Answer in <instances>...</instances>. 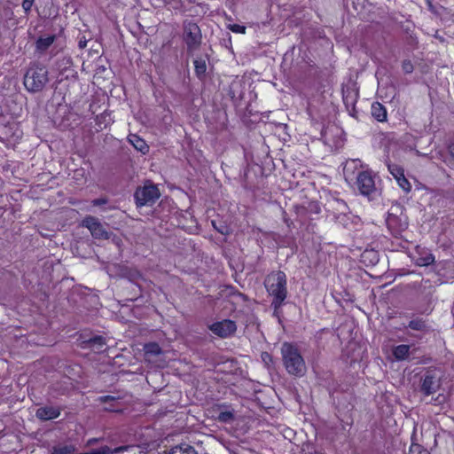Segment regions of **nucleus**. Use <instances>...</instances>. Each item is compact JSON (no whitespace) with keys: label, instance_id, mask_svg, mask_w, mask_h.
<instances>
[{"label":"nucleus","instance_id":"1","mask_svg":"<svg viewBox=\"0 0 454 454\" xmlns=\"http://www.w3.org/2000/svg\"><path fill=\"white\" fill-rule=\"evenodd\" d=\"M281 354L288 373L295 376H302L305 373V362L296 347L285 342L281 348Z\"/></svg>","mask_w":454,"mask_h":454},{"label":"nucleus","instance_id":"2","mask_svg":"<svg viewBox=\"0 0 454 454\" xmlns=\"http://www.w3.org/2000/svg\"><path fill=\"white\" fill-rule=\"evenodd\" d=\"M268 293L274 297L272 304L277 309L286 297V277L282 271L270 274L265 279Z\"/></svg>","mask_w":454,"mask_h":454},{"label":"nucleus","instance_id":"3","mask_svg":"<svg viewBox=\"0 0 454 454\" xmlns=\"http://www.w3.org/2000/svg\"><path fill=\"white\" fill-rule=\"evenodd\" d=\"M48 82V71L46 67L33 66L26 73L24 85L29 91L37 92L43 89Z\"/></svg>","mask_w":454,"mask_h":454},{"label":"nucleus","instance_id":"4","mask_svg":"<svg viewBox=\"0 0 454 454\" xmlns=\"http://www.w3.org/2000/svg\"><path fill=\"white\" fill-rule=\"evenodd\" d=\"M184 39L190 50L197 48L201 42V32L199 26L192 21L184 23Z\"/></svg>","mask_w":454,"mask_h":454},{"label":"nucleus","instance_id":"5","mask_svg":"<svg viewBox=\"0 0 454 454\" xmlns=\"http://www.w3.org/2000/svg\"><path fill=\"white\" fill-rule=\"evenodd\" d=\"M135 197L138 206L153 203L160 197V192L155 185L148 184L137 189Z\"/></svg>","mask_w":454,"mask_h":454},{"label":"nucleus","instance_id":"6","mask_svg":"<svg viewBox=\"0 0 454 454\" xmlns=\"http://www.w3.org/2000/svg\"><path fill=\"white\" fill-rule=\"evenodd\" d=\"M82 226L89 229L91 235L96 239H108L109 233L105 230L101 223L94 216L89 215L82 221Z\"/></svg>","mask_w":454,"mask_h":454},{"label":"nucleus","instance_id":"7","mask_svg":"<svg viewBox=\"0 0 454 454\" xmlns=\"http://www.w3.org/2000/svg\"><path fill=\"white\" fill-rule=\"evenodd\" d=\"M356 185L363 195H370L375 190V182L368 170L361 171L356 177Z\"/></svg>","mask_w":454,"mask_h":454},{"label":"nucleus","instance_id":"8","mask_svg":"<svg viewBox=\"0 0 454 454\" xmlns=\"http://www.w3.org/2000/svg\"><path fill=\"white\" fill-rule=\"evenodd\" d=\"M236 324L231 320H223L216 322L210 326V330L216 335L222 338H226L231 335L236 331Z\"/></svg>","mask_w":454,"mask_h":454},{"label":"nucleus","instance_id":"9","mask_svg":"<svg viewBox=\"0 0 454 454\" xmlns=\"http://www.w3.org/2000/svg\"><path fill=\"white\" fill-rule=\"evenodd\" d=\"M413 262L419 266H427L434 262V255L427 249L418 247L411 256Z\"/></svg>","mask_w":454,"mask_h":454},{"label":"nucleus","instance_id":"10","mask_svg":"<svg viewBox=\"0 0 454 454\" xmlns=\"http://www.w3.org/2000/svg\"><path fill=\"white\" fill-rule=\"evenodd\" d=\"M386 223L388 229L391 230L394 233L401 232L402 231L405 230L408 225L406 219L399 218L393 213L388 214Z\"/></svg>","mask_w":454,"mask_h":454},{"label":"nucleus","instance_id":"11","mask_svg":"<svg viewBox=\"0 0 454 454\" xmlns=\"http://www.w3.org/2000/svg\"><path fill=\"white\" fill-rule=\"evenodd\" d=\"M60 415V410L54 406L40 407L36 410L35 416L42 420H50L58 418Z\"/></svg>","mask_w":454,"mask_h":454},{"label":"nucleus","instance_id":"12","mask_svg":"<svg viewBox=\"0 0 454 454\" xmlns=\"http://www.w3.org/2000/svg\"><path fill=\"white\" fill-rule=\"evenodd\" d=\"M411 345L400 344L393 348L392 354L395 360L403 361L409 358L415 348L411 349Z\"/></svg>","mask_w":454,"mask_h":454},{"label":"nucleus","instance_id":"13","mask_svg":"<svg viewBox=\"0 0 454 454\" xmlns=\"http://www.w3.org/2000/svg\"><path fill=\"white\" fill-rule=\"evenodd\" d=\"M131 449H133V446L130 445H123L116 448H110L106 445H103L95 450L97 454H119L124 451H128Z\"/></svg>","mask_w":454,"mask_h":454},{"label":"nucleus","instance_id":"14","mask_svg":"<svg viewBox=\"0 0 454 454\" xmlns=\"http://www.w3.org/2000/svg\"><path fill=\"white\" fill-rule=\"evenodd\" d=\"M129 142L139 152L142 153H146L149 150V147L145 141L142 139L136 134H130L128 137Z\"/></svg>","mask_w":454,"mask_h":454},{"label":"nucleus","instance_id":"15","mask_svg":"<svg viewBox=\"0 0 454 454\" xmlns=\"http://www.w3.org/2000/svg\"><path fill=\"white\" fill-rule=\"evenodd\" d=\"M372 114L379 121H383L387 118V111H386L385 107L380 103L372 104Z\"/></svg>","mask_w":454,"mask_h":454},{"label":"nucleus","instance_id":"16","mask_svg":"<svg viewBox=\"0 0 454 454\" xmlns=\"http://www.w3.org/2000/svg\"><path fill=\"white\" fill-rule=\"evenodd\" d=\"M166 454H196V451L188 444H181L171 448Z\"/></svg>","mask_w":454,"mask_h":454},{"label":"nucleus","instance_id":"17","mask_svg":"<svg viewBox=\"0 0 454 454\" xmlns=\"http://www.w3.org/2000/svg\"><path fill=\"white\" fill-rule=\"evenodd\" d=\"M436 382L432 376H426L422 383V390L426 395H430L436 389Z\"/></svg>","mask_w":454,"mask_h":454},{"label":"nucleus","instance_id":"18","mask_svg":"<svg viewBox=\"0 0 454 454\" xmlns=\"http://www.w3.org/2000/svg\"><path fill=\"white\" fill-rule=\"evenodd\" d=\"M144 350H145V355L146 356V359L149 362H150V358H149L150 356H156V355H160L161 353L160 347L155 342H151V343L145 344L144 347Z\"/></svg>","mask_w":454,"mask_h":454},{"label":"nucleus","instance_id":"19","mask_svg":"<svg viewBox=\"0 0 454 454\" xmlns=\"http://www.w3.org/2000/svg\"><path fill=\"white\" fill-rule=\"evenodd\" d=\"M54 35H48L45 37H40L36 42V48L39 51H45L54 42Z\"/></svg>","mask_w":454,"mask_h":454},{"label":"nucleus","instance_id":"20","mask_svg":"<svg viewBox=\"0 0 454 454\" xmlns=\"http://www.w3.org/2000/svg\"><path fill=\"white\" fill-rule=\"evenodd\" d=\"M194 67L198 76L201 77L206 74L207 65L204 59H195Z\"/></svg>","mask_w":454,"mask_h":454},{"label":"nucleus","instance_id":"21","mask_svg":"<svg viewBox=\"0 0 454 454\" xmlns=\"http://www.w3.org/2000/svg\"><path fill=\"white\" fill-rule=\"evenodd\" d=\"M388 170L395 180L404 175L403 169L397 165H389Z\"/></svg>","mask_w":454,"mask_h":454},{"label":"nucleus","instance_id":"22","mask_svg":"<svg viewBox=\"0 0 454 454\" xmlns=\"http://www.w3.org/2000/svg\"><path fill=\"white\" fill-rule=\"evenodd\" d=\"M233 412L231 411H221L218 415V419L221 421V422H224V423H227V422H230L233 419Z\"/></svg>","mask_w":454,"mask_h":454},{"label":"nucleus","instance_id":"23","mask_svg":"<svg viewBox=\"0 0 454 454\" xmlns=\"http://www.w3.org/2000/svg\"><path fill=\"white\" fill-rule=\"evenodd\" d=\"M398 185L406 192H410L411 185L410 182L405 178L404 175L400 178L396 179Z\"/></svg>","mask_w":454,"mask_h":454},{"label":"nucleus","instance_id":"24","mask_svg":"<svg viewBox=\"0 0 454 454\" xmlns=\"http://www.w3.org/2000/svg\"><path fill=\"white\" fill-rule=\"evenodd\" d=\"M229 29L232 31L233 33L237 34H245L246 33V27L239 24H231L229 25Z\"/></svg>","mask_w":454,"mask_h":454},{"label":"nucleus","instance_id":"25","mask_svg":"<svg viewBox=\"0 0 454 454\" xmlns=\"http://www.w3.org/2000/svg\"><path fill=\"white\" fill-rule=\"evenodd\" d=\"M409 327L413 330H422L424 328V323L420 320H412L409 323Z\"/></svg>","mask_w":454,"mask_h":454},{"label":"nucleus","instance_id":"26","mask_svg":"<svg viewBox=\"0 0 454 454\" xmlns=\"http://www.w3.org/2000/svg\"><path fill=\"white\" fill-rule=\"evenodd\" d=\"M403 70L406 73V74H410L413 71V66L411 64V62L410 60H405L403 61Z\"/></svg>","mask_w":454,"mask_h":454},{"label":"nucleus","instance_id":"27","mask_svg":"<svg viewBox=\"0 0 454 454\" xmlns=\"http://www.w3.org/2000/svg\"><path fill=\"white\" fill-rule=\"evenodd\" d=\"M69 453V450L67 447H55L52 450L51 454H67Z\"/></svg>","mask_w":454,"mask_h":454},{"label":"nucleus","instance_id":"28","mask_svg":"<svg viewBox=\"0 0 454 454\" xmlns=\"http://www.w3.org/2000/svg\"><path fill=\"white\" fill-rule=\"evenodd\" d=\"M34 0H23L22 7L26 12L30 11L32 5H33Z\"/></svg>","mask_w":454,"mask_h":454},{"label":"nucleus","instance_id":"29","mask_svg":"<svg viewBox=\"0 0 454 454\" xmlns=\"http://www.w3.org/2000/svg\"><path fill=\"white\" fill-rule=\"evenodd\" d=\"M91 344H98L100 347L105 345L104 339L102 337H96L90 340Z\"/></svg>","mask_w":454,"mask_h":454},{"label":"nucleus","instance_id":"30","mask_svg":"<svg viewBox=\"0 0 454 454\" xmlns=\"http://www.w3.org/2000/svg\"><path fill=\"white\" fill-rule=\"evenodd\" d=\"M262 359L266 364H269V363L271 362V356L267 352L262 354Z\"/></svg>","mask_w":454,"mask_h":454},{"label":"nucleus","instance_id":"31","mask_svg":"<svg viewBox=\"0 0 454 454\" xmlns=\"http://www.w3.org/2000/svg\"><path fill=\"white\" fill-rule=\"evenodd\" d=\"M106 200L104 199H97V200H92V205L97 207V206H101L103 204H106Z\"/></svg>","mask_w":454,"mask_h":454},{"label":"nucleus","instance_id":"32","mask_svg":"<svg viewBox=\"0 0 454 454\" xmlns=\"http://www.w3.org/2000/svg\"><path fill=\"white\" fill-rule=\"evenodd\" d=\"M360 161L358 160H352L350 161H348L345 167V168L348 170V168H349V165H354L355 167L359 163Z\"/></svg>","mask_w":454,"mask_h":454},{"label":"nucleus","instance_id":"33","mask_svg":"<svg viewBox=\"0 0 454 454\" xmlns=\"http://www.w3.org/2000/svg\"><path fill=\"white\" fill-rule=\"evenodd\" d=\"M99 441L98 438H91V439H89L88 442H87V444L88 445H93L95 444L96 442H98Z\"/></svg>","mask_w":454,"mask_h":454},{"label":"nucleus","instance_id":"34","mask_svg":"<svg viewBox=\"0 0 454 454\" xmlns=\"http://www.w3.org/2000/svg\"><path fill=\"white\" fill-rule=\"evenodd\" d=\"M366 254H372V255H373V258H375V259H376V257H377L376 253H375V252H373V251L366 252V253L364 254V255H366Z\"/></svg>","mask_w":454,"mask_h":454},{"label":"nucleus","instance_id":"35","mask_svg":"<svg viewBox=\"0 0 454 454\" xmlns=\"http://www.w3.org/2000/svg\"><path fill=\"white\" fill-rule=\"evenodd\" d=\"M107 399H113V397H111V396H105L104 397V400H107Z\"/></svg>","mask_w":454,"mask_h":454}]
</instances>
